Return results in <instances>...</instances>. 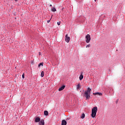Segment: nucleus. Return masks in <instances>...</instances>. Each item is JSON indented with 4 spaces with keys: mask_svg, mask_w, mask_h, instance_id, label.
<instances>
[{
    "mask_svg": "<svg viewBox=\"0 0 125 125\" xmlns=\"http://www.w3.org/2000/svg\"><path fill=\"white\" fill-rule=\"evenodd\" d=\"M35 123H40L41 122V118L40 117H37L35 119Z\"/></svg>",
    "mask_w": 125,
    "mask_h": 125,
    "instance_id": "nucleus-6",
    "label": "nucleus"
},
{
    "mask_svg": "<svg viewBox=\"0 0 125 125\" xmlns=\"http://www.w3.org/2000/svg\"><path fill=\"white\" fill-rule=\"evenodd\" d=\"M83 74L80 75V77H79V80L80 81H82V80H83Z\"/></svg>",
    "mask_w": 125,
    "mask_h": 125,
    "instance_id": "nucleus-11",
    "label": "nucleus"
},
{
    "mask_svg": "<svg viewBox=\"0 0 125 125\" xmlns=\"http://www.w3.org/2000/svg\"><path fill=\"white\" fill-rule=\"evenodd\" d=\"M65 88V85H63L59 88V91H61Z\"/></svg>",
    "mask_w": 125,
    "mask_h": 125,
    "instance_id": "nucleus-9",
    "label": "nucleus"
},
{
    "mask_svg": "<svg viewBox=\"0 0 125 125\" xmlns=\"http://www.w3.org/2000/svg\"><path fill=\"white\" fill-rule=\"evenodd\" d=\"M22 79H24L25 78V74H23L22 75Z\"/></svg>",
    "mask_w": 125,
    "mask_h": 125,
    "instance_id": "nucleus-18",
    "label": "nucleus"
},
{
    "mask_svg": "<svg viewBox=\"0 0 125 125\" xmlns=\"http://www.w3.org/2000/svg\"><path fill=\"white\" fill-rule=\"evenodd\" d=\"M90 91H91V89L88 87L87 90L84 91V95L86 98V100H87L90 98Z\"/></svg>",
    "mask_w": 125,
    "mask_h": 125,
    "instance_id": "nucleus-1",
    "label": "nucleus"
},
{
    "mask_svg": "<svg viewBox=\"0 0 125 125\" xmlns=\"http://www.w3.org/2000/svg\"><path fill=\"white\" fill-rule=\"evenodd\" d=\"M84 117H85V115L84 114V113H83L81 116V119H84Z\"/></svg>",
    "mask_w": 125,
    "mask_h": 125,
    "instance_id": "nucleus-13",
    "label": "nucleus"
},
{
    "mask_svg": "<svg viewBox=\"0 0 125 125\" xmlns=\"http://www.w3.org/2000/svg\"><path fill=\"white\" fill-rule=\"evenodd\" d=\"M41 76L42 78L43 77V76H44V72L42 71Z\"/></svg>",
    "mask_w": 125,
    "mask_h": 125,
    "instance_id": "nucleus-15",
    "label": "nucleus"
},
{
    "mask_svg": "<svg viewBox=\"0 0 125 125\" xmlns=\"http://www.w3.org/2000/svg\"><path fill=\"white\" fill-rule=\"evenodd\" d=\"M39 55H42V53L39 52Z\"/></svg>",
    "mask_w": 125,
    "mask_h": 125,
    "instance_id": "nucleus-21",
    "label": "nucleus"
},
{
    "mask_svg": "<svg viewBox=\"0 0 125 125\" xmlns=\"http://www.w3.org/2000/svg\"><path fill=\"white\" fill-rule=\"evenodd\" d=\"M94 95H100V96H102L103 94L102 93H99V92H96V93H94L93 94Z\"/></svg>",
    "mask_w": 125,
    "mask_h": 125,
    "instance_id": "nucleus-8",
    "label": "nucleus"
},
{
    "mask_svg": "<svg viewBox=\"0 0 125 125\" xmlns=\"http://www.w3.org/2000/svg\"><path fill=\"white\" fill-rule=\"evenodd\" d=\"M70 37H68V34H66L65 35V42H70Z\"/></svg>",
    "mask_w": 125,
    "mask_h": 125,
    "instance_id": "nucleus-4",
    "label": "nucleus"
},
{
    "mask_svg": "<svg viewBox=\"0 0 125 125\" xmlns=\"http://www.w3.org/2000/svg\"><path fill=\"white\" fill-rule=\"evenodd\" d=\"M39 125H44V120L42 119L39 123Z\"/></svg>",
    "mask_w": 125,
    "mask_h": 125,
    "instance_id": "nucleus-5",
    "label": "nucleus"
},
{
    "mask_svg": "<svg viewBox=\"0 0 125 125\" xmlns=\"http://www.w3.org/2000/svg\"><path fill=\"white\" fill-rule=\"evenodd\" d=\"M86 48H87V47H90V44H89L87 45L86 46Z\"/></svg>",
    "mask_w": 125,
    "mask_h": 125,
    "instance_id": "nucleus-17",
    "label": "nucleus"
},
{
    "mask_svg": "<svg viewBox=\"0 0 125 125\" xmlns=\"http://www.w3.org/2000/svg\"><path fill=\"white\" fill-rule=\"evenodd\" d=\"M50 6H51V7L52 6V5L50 4Z\"/></svg>",
    "mask_w": 125,
    "mask_h": 125,
    "instance_id": "nucleus-22",
    "label": "nucleus"
},
{
    "mask_svg": "<svg viewBox=\"0 0 125 125\" xmlns=\"http://www.w3.org/2000/svg\"><path fill=\"white\" fill-rule=\"evenodd\" d=\"M80 88H81V84L79 83L76 85V89H77V90H78V89H80Z\"/></svg>",
    "mask_w": 125,
    "mask_h": 125,
    "instance_id": "nucleus-10",
    "label": "nucleus"
},
{
    "mask_svg": "<svg viewBox=\"0 0 125 125\" xmlns=\"http://www.w3.org/2000/svg\"><path fill=\"white\" fill-rule=\"evenodd\" d=\"M44 115H45V116H48V111L45 110L44 111Z\"/></svg>",
    "mask_w": 125,
    "mask_h": 125,
    "instance_id": "nucleus-12",
    "label": "nucleus"
},
{
    "mask_svg": "<svg viewBox=\"0 0 125 125\" xmlns=\"http://www.w3.org/2000/svg\"><path fill=\"white\" fill-rule=\"evenodd\" d=\"M118 100H117V101H116V102H118Z\"/></svg>",
    "mask_w": 125,
    "mask_h": 125,
    "instance_id": "nucleus-25",
    "label": "nucleus"
},
{
    "mask_svg": "<svg viewBox=\"0 0 125 125\" xmlns=\"http://www.w3.org/2000/svg\"><path fill=\"white\" fill-rule=\"evenodd\" d=\"M41 66H43V63L41 62L38 65V67H41Z\"/></svg>",
    "mask_w": 125,
    "mask_h": 125,
    "instance_id": "nucleus-16",
    "label": "nucleus"
},
{
    "mask_svg": "<svg viewBox=\"0 0 125 125\" xmlns=\"http://www.w3.org/2000/svg\"><path fill=\"white\" fill-rule=\"evenodd\" d=\"M97 111H98V108H97V106H95L92 109V118H95V116H96V113H97Z\"/></svg>",
    "mask_w": 125,
    "mask_h": 125,
    "instance_id": "nucleus-2",
    "label": "nucleus"
},
{
    "mask_svg": "<svg viewBox=\"0 0 125 125\" xmlns=\"http://www.w3.org/2000/svg\"><path fill=\"white\" fill-rule=\"evenodd\" d=\"M61 23V22H60V21H59L57 22L58 26L60 25Z\"/></svg>",
    "mask_w": 125,
    "mask_h": 125,
    "instance_id": "nucleus-19",
    "label": "nucleus"
},
{
    "mask_svg": "<svg viewBox=\"0 0 125 125\" xmlns=\"http://www.w3.org/2000/svg\"><path fill=\"white\" fill-rule=\"evenodd\" d=\"M94 1H96V0H94Z\"/></svg>",
    "mask_w": 125,
    "mask_h": 125,
    "instance_id": "nucleus-24",
    "label": "nucleus"
},
{
    "mask_svg": "<svg viewBox=\"0 0 125 125\" xmlns=\"http://www.w3.org/2000/svg\"><path fill=\"white\" fill-rule=\"evenodd\" d=\"M50 20H51V19H50V20H48L47 21V23H49V22H50Z\"/></svg>",
    "mask_w": 125,
    "mask_h": 125,
    "instance_id": "nucleus-20",
    "label": "nucleus"
},
{
    "mask_svg": "<svg viewBox=\"0 0 125 125\" xmlns=\"http://www.w3.org/2000/svg\"><path fill=\"white\" fill-rule=\"evenodd\" d=\"M85 40H86V42H87V43H88L90 42V35H89V34H87L86 36H85Z\"/></svg>",
    "mask_w": 125,
    "mask_h": 125,
    "instance_id": "nucleus-3",
    "label": "nucleus"
},
{
    "mask_svg": "<svg viewBox=\"0 0 125 125\" xmlns=\"http://www.w3.org/2000/svg\"><path fill=\"white\" fill-rule=\"evenodd\" d=\"M62 125H67V121H66L65 120H62Z\"/></svg>",
    "mask_w": 125,
    "mask_h": 125,
    "instance_id": "nucleus-7",
    "label": "nucleus"
},
{
    "mask_svg": "<svg viewBox=\"0 0 125 125\" xmlns=\"http://www.w3.org/2000/svg\"><path fill=\"white\" fill-rule=\"evenodd\" d=\"M51 11H52L53 12H55V11H56V9L55 8V7H53V8H52V9H51Z\"/></svg>",
    "mask_w": 125,
    "mask_h": 125,
    "instance_id": "nucleus-14",
    "label": "nucleus"
},
{
    "mask_svg": "<svg viewBox=\"0 0 125 125\" xmlns=\"http://www.w3.org/2000/svg\"><path fill=\"white\" fill-rule=\"evenodd\" d=\"M17 0H15V1H17Z\"/></svg>",
    "mask_w": 125,
    "mask_h": 125,
    "instance_id": "nucleus-23",
    "label": "nucleus"
}]
</instances>
